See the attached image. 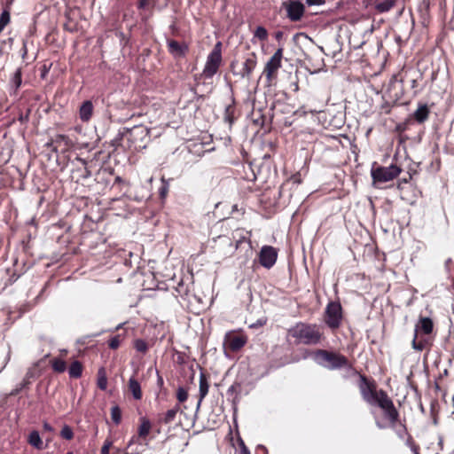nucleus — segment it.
<instances>
[{
    "instance_id": "31",
    "label": "nucleus",
    "mask_w": 454,
    "mask_h": 454,
    "mask_svg": "<svg viewBox=\"0 0 454 454\" xmlns=\"http://www.w3.org/2000/svg\"><path fill=\"white\" fill-rule=\"evenodd\" d=\"M268 30L262 26H258L253 32L252 43H255V39L262 43H265L266 41H268Z\"/></svg>"
},
{
    "instance_id": "28",
    "label": "nucleus",
    "mask_w": 454,
    "mask_h": 454,
    "mask_svg": "<svg viewBox=\"0 0 454 454\" xmlns=\"http://www.w3.org/2000/svg\"><path fill=\"white\" fill-rule=\"evenodd\" d=\"M41 361L42 360L35 363L33 367L27 370L22 382L20 383L21 388H27L31 385L32 380L40 375L39 373L36 372L35 368L39 366Z\"/></svg>"
},
{
    "instance_id": "64",
    "label": "nucleus",
    "mask_w": 454,
    "mask_h": 454,
    "mask_svg": "<svg viewBox=\"0 0 454 454\" xmlns=\"http://www.w3.org/2000/svg\"><path fill=\"white\" fill-rule=\"evenodd\" d=\"M67 454H74V452H72V451H68Z\"/></svg>"
},
{
    "instance_id": "63",
    "label": "nucleus",
    "mask_w": 454,
    "mask_h": 454,
    "mask_svg": "<svg viewBox=\"0 0 454 454\" xmlns=\"http://www.w3.org/2000/svg\"><path fill=\"white\" fill-rule=\"evenodd\" d=\"M50 356H51V355H50V354H47V355H45L44 358H48V357H50Z\"/></svg>"
},
{
    "instance_id": "46",
    "label": "nucleus",
    "mask_w": 454,
    "mask_h": 454,
    "mask_svg": "<svg viewBox=\"0 0 454 454\" xmlns=\"http://www.w3.org/2000/svg\"><path fill=\"white\" fill-rule=\"evenodd\" d=\"M113 445V442L110 439H106L104 444L100 450V454H109L110 449Z\"/></svg>"
},
{
    "instance_id": "3",
    "label": "nucleus",
    "mask_w": 454,
    "mask_h": 454,
    "mask_svg": "<svg viewBox=\"0 0 454 454\" xmlns=\"http://www.w3.org/2000/svg\"><path fill=\"white\" fill-rule=\"evenodd\" d=\"M434 330V324L432 318L419 316L414 328L412 348L416 351L429 350L434 345V336L432 335Z\"/></svg>"
},
{
    "instance_id": "24",
    "label": "nucleus",
    "mask_w": 454,
    "mask_h": 454,
    "mask_svg": "<svg viewBox=\"0 0 454 454\" xmlns=\"http://www.w3.org/2000/svg\"><path fill=\"white\" fill-rule=\"evenodd\" d=\"M94 112V106L90 100H85L79 108V118L83 122H88Z\"/></svg>"
},
{
    "instance_id": "25",
    "label": "nucleus",
    "mask_w": 454,
    "mask_h": 454,
    "mask_svg": "<svg viewBox=\"0 0 454 454\" xmlns=\"http://www.w3.org/2000/svg\"><path fill=\"white\" fill-rule=\"evenodd\" d=\"M209 383L208 377L205 372H200V389H199V401L197 407L199 408L203 401V399L208 394Z\"/></svg>"
},
{
    "instance_id": "23",
    "label": "nucleus",
    "mask_w": 454,
    "mask_h": 454,
    "mask_svg": "<svg viewBox=\"0 0 454 454\" xmlns=\"http://www.w3.org/2000/svg\"><path fill=\"white\" fill-rule=\"evenodd\" d=\"M430 112L427 104L419 103L418 108L412 114V118L416 122L422 124L428 120Z\"/></svg>"
},
{
    "instance_id": "10",
    "label": "nucleus",
    "mask_w": 454,
    "mask_h": 454,
    "mask_svg": "<svg viewBox=\"0 0 454 454\" xmlns=\"http://www.w3.org/2000/svg\"><path fill=\"white\" fill-rule=\"evenodd\" d=\"M248 338L242 330H232L225 333L223 348L226 352L237 353L247 343Z\"/></svg>"
},
{
    "instance_id": "20",
    "label": "nucleus",
    "mask_w": 454,
    "mask_h": 454,
    "mask_svg": "<svg viewBox=\"0 0 454 454\" xmlns=\"http://www.w3.org/2000/svg\"><path fill=\"white\" fill-rule=\"evenodd\" d=\"M167 47L168 52L174 58H184L189 51V46L186 43H179L174 39L167 40Z\"/></svg>"
},
{
    "instance_id": "2",
    "label": "nucleus",
    "mask_w": 454,
    "mask_h": 454,
    "mask_svg": "<svg viewBox=\"0 0 454 454\" xmlns=\"http://www.w3.org/2000/svg\"><path fill=\"white\" fill-rule=\"evenodd\" d=\"M325 339L322 326L315 323L297 322L286 333V340L298 345H317Z\"/></svg>"
},
{
    "instance_id": "55",
    "label": "nucleus",
    "mask_w": 454,
    "mask_h": 454,
    "mask_svg": "<svg viewBox=\"0 0 454 454\" xmlns=\"http://www.w3.org/2000/svg\"><path fill=\"white\" fill-rule=\"evenodd\" d=\"M47 73H48V68H46V67H45V66H43V70H42V73H41V76H42V78H44V77H45V75L47 74Z\"/></svg>"
},
{
    "instance_id": "5",
    "label": "nucleus",
    "mask_w": 454,
    "mask_h": 454,
    "mask_svg": "<svg viewBox=\"0 0 454 454\" xmlns=\"http://www.w3.org/2000/svg\"><path fill=\"white\" fill-rule=\"evenodd\" d=\"M359 390L363 400L370 405H377L379 400L383 396H387V393L383 389H378L376 381L368 378L364 374L359 375Z\"/></svg>"
},
{
    "instance_id": "49",
    "label": "nucleus",
    "mask_w": 454,
    "mask_h": 454,
    "mask_svg": "<svg viewBox=\"0 0 454 454\" xmlns=\"http://www.w3.org/2000/svg\"><path fill=\"white\" fill-rule=\"evenodd\" d=\"M308 5H321L325 4L324 0H305Z\"/></svg>"
},
{
    "instance_id": "36",
    "label": "nucleus",
    "mask_w": 454,
    "mask_h": 454,
    "mask_svg": "<svg viewBox=\"0 0 454 454\" xmlns=\"http://www.w3.org/2000/svg\"><path fill=\"white\" fill-rule=\"evenodd\" d=\"M121 410L118 405H114L111 408V419L115 426L121 424Z\"/></svg>"
},
{
    "instance_id": "29",
    "label": "nucleus",
    "mask_w": 454,
    "mask_h": 454,
    "mask_svg": "<svg viewBox=\"0 0 454 454\" xmlns=\"http://www.w3.org/2000/svg\"><path fill=\"white\" fill-rule=\"evenodd\" d=\"M27 442L36 450H41L44 449L43 442L40 437L38 431L36 430H33L32 432H30L27 437Z\"/></svg>"
},
{
    "instance_id": "33",
    "label": "nucleus",
    "mask_w": 454,
    "mask_h": 454,
    "mask_svg": "<svg viewBox=\"0 0 454 454\" xmlns=\"http://www.w3.org/2000/svg\"><path fill=\"white\" fill-rule=\"evenodd\" d=\"M11 8L12 6H8L7 3L4 4V9L0 14V34L4 29V27L11 22Z\"/></svg>"
},
{
    "instance_id": "45",
    "label": "nucleus",
    "mask_w": 454,
    "mask_h": 454,
    "mask_svg": "<svg viewBox=\"0 0 454 454\" xmlns=\"http://www.w3.org/2000/svg\"><path fill=\"white\" fill-rule=\"evenodd\" d=\"M292 183L293 184L299 185L301 183V175L299 173L293 175L290 179L284 183L283 184H286V187L289 185V184Z\"/></svg>"
},
{
    "instance_id": "47",
    "label": "nucleus",
    "mask_w": 454,
    "mask_h": 454,
    "mask_svg": "<svg viewBox=\"0 0 454 454\" xmlns=\"http://www.w3.org/2000/svg\"><path fill=\"white\" fill-rule=\"evenodd\" d=\"M79 161L82 162V164L83 165V173L82 174V178H88L91 176V173L90 171L89 170V168H87V163L84 160L82 159H80L78 158L77 159Z\"/></svg>"
},
{
    "instance_id": "1",
    "label": "nucleus",
    "mask_w": 454,
    "mask_h": 454,
    "mask_svg": "<svg viewBox=\"0 0 454 454\" xmlns=\"http://www.w3.org/2000/svg\"><path fill=\"white\" fill-rule=\"evenodd\" d=\"M378 407L381 410V415H374L376 427L384 430L390 428L395 432L400 439H404L407 434L406 419H401L400 413L394 404L393 400L387 395L379 400Z\"/></svg>"
},
{
    "instance_id": "21",
    "label": "nucleus",
    "mask_w": 454,
    "mask_h": 454,
    "mask_svg": "<svg viewBox=\"0 0 454 454\" xmlns=\"http://www.w3.org/2000/svg\"><path fill=\"white\" fill-rule=\"evenodd\" d=\"M398 0H369L370 5L376 13L381 14L390 12L395 7Z\"/></svg>"
},
{
    "instance_id": "22",
    "label": "nucleus",
    "mask_w": 454,
    "mask_h": 454,
    "mask_svg": "<svg viewBox=\"0 0 454 454\" xmlns=\"http://www.w3.org/2000/svg\"><path fill=\"white\" fill-rule=\"evenodd\" d=\"M85 367L82 362L74 357L70 358V364L67 365L68 376L71 380H78L82 378Z\"/></svg>"
},
{
    "instance_id": "48",
    "label": "nucleus",
    "mask_w": 454,
    "mask_h": 454,
    "mask_svg": "<svg viewBox=\"0 0 454 454\" xmlns=\"http://www.w3.org/2000/svg\"><path fill=\"white\" fill-rule=\"evenodd\" d=\"M239 454H250V450H248V448L246 446L245 442L242 440H240L239 442Z\"/></svg>"
},
{
    "instance_id": "58",
    "label": "nucleus",
    "mask_w": 454,
    "mask_h": 454,
    "mask_svg": "<svg viewBox=\"0 0 454 454\" xmlns=\"http://www.w3.org/2000/svg\"><path fill=\"white\" fill-rule=\"evenodd\" d=\"M283 33L281 31H278L276 33V38L278 40L282 37Z\"/></svg>"
},
{
    "instance_id": "56",
    "label": "nucleus",
    "mask_w": 454,
    "mask_h": 454,
    "mask_svg": "<svg viewBox=\"0 0 454 454\" xmlns=\"http://www.w3.org/2000/svg\"><path fill=\"white\" fill-rule=\"evenodd\" d=\"M422 4L428 9L430 5V0H423Z\"/></svg>"
},
{
    "instance_id": "16",
    "label": "nucleus",
    "mask_w": 454,
    "mask_h": 454,
    "mask_svg": "<svg viewBox=\"0 0 454 454\" xmlns=\"http://www.w3.org/2000/svg\"><path fill=\"white\" fill-rule=\"evenodd\" d=\"M282 8L286 12V18L292 22L300 21L304 13L305 6L299 0H288L282 3Z\"/></svg>"
},
{
    "instance_id": "39",
    "label": "nucleus",
    "mask_w": 454,
    "mask_h": 454,
    "mask_svg": "<svg viewBox=\"0 0 454 454\" xmlns=\"http://www.w3.org/2000/svg\"><path fill=\"white\" fill-rule=\"evenodd\" d=\"M241 392V384L240 383H238V382H234L227 390V395H234L233 396V401H235L237 398H238V395L240 394Z\"/></svg>"
},
{
    "instance_id": "13",
    "label": "nucleus",
    "mask_w": 454,
    "mask_h": 454,
    "mask_svg": "<svg viewBox=\"0 0 454 454\" xmlns=\"http://www.w3.org/2000/svg\"><path fill=\"white\" fill-rule=\"evenodd\" d=\"M286 190V184H282L278 190L268 189L261 195L260 201L267 209H275L281 204V200Z\"/></svg>"
},
{
    "instance_id": "40",
    "label": "nucleus",
    "mask_w": 454,
    "mask_h": 454,
    "mask_svg": "<svg viewBox=\"0 0 454 454\" xmlns=\"http://www.w3.org/2000/svg\"><path fill=\"white\" fill-rule=\"evenodd\" d=\"M60 436L65 440H72L74 438V432L70 426L65 425L61 431H60Z\"/></svg>"
},
{
    "instance_id": "32",
    "label": "nucleus",
    "mask_w": 454,
    "mask_h": 454,
    "mask_svg": "<svg viewBox=\"0 0 454 454\" xmlns=\"http://www.w3.org/2000/svg\"><path fill=\"white\" fill-rule=\"evenodd\" d=\"M235 113H236L235 100H234V98H232L231 104L228 105L225 107V111H224V120H225V121H227L229 123L230 126H231L236 120Z\"/></svg>"
},
{
    "instance_id": "15",
    "label": "nucleus",
    "mask_w": 454,
    "mask_h": 454,
    "mask_svg": "<svg viewBox=\"0 0 454 454\" xmlns=\"http://www.w3.org/2000/svg\"><path fill=\"white\" fill-rule=\"evenodd\" d=\"M45 146L51 148L54 153H65L74 147V142L68 136L58 134L47 142Z\"/></svg>"
},
{
    "instance_id": "11",
    "label": "nucleus",
    "mask_w": 454,
    "mask_h": 454,
    "mask_svg": "<svg viewBox=\"0 0 454 454\" xmlns=\"http://www.w3.org/2000/svg\"><path fill=\"white\" fill-rule=\"evenodd\" d=\"M401 173V168L392 164L389 167L372 166L371 170L373 184H382L394 180Z\"/></svg>"
},
{
    "instance_id": "8",
    "label": "nucleus",
    "mask_w": 454,
    "mask_h": 454,
    "mask_svg": "<svg viewBox=\"0 0 454 454\" xmlns=\"http://www.w3.org/2000/svg\"><path fill=\"white\" fill-rule=\"evenodd\" d=\"M257 54L254 51H251L244 56V61L240 68H238L239 62L237 60L231 62L230 68L233 75L249 80L257 67Z\"/></svg>"
},
{
    "instance_id": "19",
    "label": "nucleus",
    "mask_w": 454,
    "mask_h": 454,
    "mask_svg": "<svg viewBox=\"0 0 454 454\" xmlns=\"http://www.w3.org/2000/svg\"><path fill=\"white\" fill-rule=\"evenodd\" d=\"M152 429V423L146 417L139 419V426L137 427V434L133 435L129 442V447L133 443L141 444L142 441H146Z\"/></svg>"
},
{
    "instance_id": "42",
    "label": "nucleus",
    "mask_w": 454,
    "mask_h": 454,
    "mask_svg": "<svg viewBox=\"0 0 454 454\" xmlns=\"http://www.w3.org/2000/svg\"><path fill=\"white\" fill-rule=\"evenodd\" d=\"M176 399L179 403H184L188 399V392L184 387H178L176 390Z\"/></svg>"
},
{
    "instance_id": "62",
    "label": "nucleus",
    "mask_w": 454,
    "mask_h": 454,
    "mask_svg": "<svg viewBox=\"0 0 454 454\" xmlns=\"http://www.w3.org/2000/svg\"><path fill=\"white\" fill-rule=\"evenodd\" d=\"M259 448H261L262 450L266 451V448L263 447V446H259Z\"/></svg>"
},
{
    "instance_id": "57",
    "label": "nucleus",
    "mask_w": 454,
    "mask_h": 454,
    "mask_svg": "<svg viewBox=\"0 0 454 454\" xmlns=\"http://www.w3.org/2000/svg\"><path fill=\"white\" fill-rule=\"evenodd\" d=\"M21 389H22V388H21V386H20L19 388H16V389H14V390H12V394H11V395H18V394L20 393V391Z\"/></svg>"
},
{
    "instance_id": "35",
    "label": "nucleus",
    "mask_w": 454,
    "mask_h": 454,
    "mask_svg": "<svg viewBox=\"0 0 454 454\" xmlns=\"http://www.w3.org/2000/svg\"><path fill=\"white\" fill-rule=\"evenodd\" d=\"M190 283H184L181 280L176 287V291L181 297H187L192 291Z\"/></svg>"
},
{
    "instance_id": "41",
    "label": "nucleus",
    "mask_w": 454,
    "mask_h": 454,
    "mask_svg": "<svg viewBox=\"0 0 454 454\" xmlns=\"http://www.w3.org/2000/svg\"><path fill=\"white\" fill-rule=\"evenodd\" d=\"M169 192V185L164 178L161 179V185L159 188V195L161 200H164Z\"/></svg>"
},
{
    "instance_id": "50",
    "label": "nucleus",
    "mask_w": 454,
    "mask_h": 454,
    "mask_svg": "<svg viewBox=\"0 0 454 454\" xmlns=\"http://www.w3.org/2000/svg\"><path fill=\"white\" fill-rule=\"evenodd\" d=\"M150 0H139L137 3L138 9H145L148 6Z\"/></svg>"
},
{
    "instance_id": "7",
    "label": "nucleus",
    "mask_w": 454,
    "mask_h": 454,
    "mask_svg": "<svg viewBox=\"0 0 454 454\" xmlns=\"http://www.w3.org/2000/svg\"><path fill=\"white\" fill-rule=\"evenodd\" d=\"M343 320V309L340 301L328 302L323 314V321L326 326L334 332L341 326Z\"/></svg>"
},
{
    "instance_id": "12",
    "label": "nucleus",
    "mask_w": 454,
    "mask_h": 454,
    "mask_svg": "<svg viewBox=\"0 0 454 454\" xmlns=\"http://www.w3.org/2000/svg\"><path fill=\"white\" fill-rule=\"evenodd\" d=\"M393 79L402 83L408 82L412 90L413 97H416L420 91L419 89V81L422 80V74L412 68L403 67L397 74L393 76Z\"/></svg>"
},
{
    "instance_id": "44",
    "label": "nucleus",
    "mask_w": 454,
    "mask_h": 454,
    "mask_svg": "<svg viewBox=\"0 0 454 454\" xmlns=\"http://www.w3.org/2000/svg\"><path fill=\"white\" fill-rule=\"evenodd\" d=\"M267 321H268L267 317H261L258 320H256V322L249 325V328H251V329L261 328L267 324Z\"/></svg>"
},
{
    "instance_id": "26",
    "label": "nucleus",
    "mask_w": 454,
    "mask_h": 454,
    "mask_svg": "<svg viewBox=\"0 0 454 454\" xmlns=\"http://www.w3.org/2000/svg\"><path fill=\"white\" fill-rule=\"evenodd\" d=\"M180 411L179 403H176L172 409H169L165 413L159 415L158 422L160 424H170L176 419L177 412Z\"/></svg>"
},
{
    "instance_id": "4",
    "label": "nucleus",
    "mask_w": 454,
    "mask_h": 454,
    "mask_svg": "<svg viewBox=\"0 0 454 454\" xmlns=\"http://www.w3.org/2000/svg\"><path fill=\"white\" fill-rule=\"evenodd\" d=\"M313 359L317 364L330 371L352 368L348 358L336 351L317 348L313 352Z\"/></svg>"
},
{
    "instance_id": "53",
    "label": "nucleus",
    "mask_w": 454,
    "mask_h": 454,
    "mask_svg": "<svg viewBox=\"0 0 454 454\" xmlns=\"http://www.w3.org/2000/svg\"><path fill=\"white\" fill-rule=\"evenodd\" d=\"M411 450L414 452V454H419V446L416 442L411 446Z\"/></svg>"
},
{
    "instance_id": "6",
    "label": "nucleus",
    "mask_w": 454,
    "mask_h": 454,
    "mask_svg": "<svg viewBox=\"0 0 454 454\" xmlns=\"http://www.w3.org/2000/svg\"><path fill=\"white\" fill-rule=\"evenodd\" d=\"M284 59V49L279 47L274 54L265 63L262 75L265 77L269 86L277 82L278 71L282 67V60Z\"/></svg>"
},
{
    "instance_id": "37",
    "label": "nucleus",
    "mask_w": 454,
    "mask_h": 454,
    "mask_svg": "<svg viewBox=\"0 0 454 454\" xmlns=\"http://www.w3.org/2000/svg\"><path fill=\"white\" fill-rule=\"evenodd\" d=\"M12 83L14 86V92H17L22 83V70L18 68L12 78Z\"/></svg>"
},
{
    "instance_id": "51",
    "label": "nucleus",
    "mask_w": 454,
    "mask_h": 454,
    "mask_svg": "<svg viewBox=\"0 0 454 454\" xmlns=\"http://www.w3.org/2000/svg\"><path fill=\"white\" fill-rule=\"evenodd\" d=\"M43 430H44V431H46V432H51H51H53V431H54V429H53L52 426H51V424H49L48 422H44V423L43 424Z\"/></svg>"
},
{
    "instance_id": "27",
    "label": "nucleus",
    "mask_w": 454,
    "mask_h": 454,
    "mask_svg": "<svg viewBox=\"0 0 454 454\" xmlns=\"http://www.w3.org/2000/svg\"><path fill=\"white\" fill-rule=\"evenodd\" d=\"M129 392L132 395L135 400H141L143 397V392L141 389L140 383L137 379L131 377L128 382Z\"/></svg>"
},
{
    "instance_id": "38",
    "label": "nucleus",
    "mask_w": 454,
    "mask_h": 454,
    "mask_svg": "<svg viewBox=\"0 0 454 454\" xmlns=\"http://www.w3.org/2000/svg\"><path fill=\"white\" fill-rule=\"evenodd\" d=\"M123 340H124L123 335L116 334V335L111 337L110 340H108V347L111 349H117L121 346Z\"/></svg>"
},
{
    "instance_id": "18",
    "label": "nucleus",
    "mask_w": 454,
    "mask_h": 454,
    "mask_svg": "<svg viewBox=\"0 0 454 454\" xmlns=\"http://www.w3.org/2000/svg\"><path fill=\"white\" fill-rule=\"evenodd\" d=\"M68 349L60 348L59 354L50 359L49 364L54 373L61 374L64 373L67 369V356Z\"/></svg>"
},
{
    "instance_id": "54",
    "label": "nucleus",
    "mask_w": 454,
    "mask_h": 454,
    "mask_svg": "<svg viewBox=\"0 0 454 454\" xmlns=\"http://www.w3.org/2000/svg\"><path fill=\"white\" fill-rule=\"evenodd\" d=\"M28 119V114H26V115H23V114H20V116H19V121L23 123L25 121H27Z\"/></svg>"
},
{
    "instance_id": "60",
    "label": "nucleus",
    "mask_w": 454,
    "mask_h": 454,
    "mask_svg": "<svg viewBox=\"0 0 454 454\" xmlns=\"http://www.w3.org/2000/svg\"><path fill=\"white\" fill-rule=\"evenodd\" d=\"M396 129H397V130H399V131H403V130H404V128H403L401 125H398V126L396 127Z\"/></svg>"
},
{
    "instance_id": "14",
    "label": "nucleus",
    "mask_w": 454,
    "mask_h": 454,
    "mask_svg": "<svg viewBox=\"0 0 454 454\" xmlns=\"http://www.w3.org/2000/svg\"><path fill=\"white\" fill-rule=\"evenodd\" d=\"M149 133L150 131L145 126L137 125L127 130L126 137L130 142V145L134 146L135 149H138L145 146Z\"/></svg>"
},
{
    "instance_id": "59",
    "label": "nucleus",
    "mask_w": 454,
    "mask_h": 454,
    "mask_svg": "<svg viewBox=\"0 0 454 454\" xmlns=\"http://www.w3.org/2000/svg\"><path fill=\"white\" fill-rule=\"evenodd\" d=\"M15 0H5V3H7L8 6H12Z\"/></svg>"
},
{
    "instance_id": "9",
    "label": "nucleus",
    "mask_w": 454,
    "mask_h": 454,
    "mask_svg": "<svg viewBox=\"0 0 454 454\" xmlns=\"http://www.w3.org/2000/svg\"><path fill=\"white\" fill-rule=\"evenodd\" d=\"M222 47L221 42H217L211 52L208 54L204 69L203 76L206 79L212 78L219 70L221 67L223 57H222Z\"/></svg>"
},
{
    "instance_id": "52",
    "label": "nucleus",
    "mask_w": 454,
    "mask_h": 454,
    "mask_svg": "<svg viewBox=\"0 0 454 454\" xmlns=\"http://www.w3.org/2000/svg\"><path fill=\"white\" fill-rule=\"evenodd\" d=\"M407 435V439H406V444L411 448V446L415 442L412 436L409 434V432L407 431V434H405Z\"/></svg>"
},
{
    "instance_id": "17",
    "label": "nucleus",
    "mask_w": 454,
    "mask_h": 454,
    "mask_svg": "<svg viewBox=\"0 0 454 454\" xmlns=\"http://www.w3.org/2000/svg\"><path fill=\"white\" fill-rule=\"evenodd\" d=\"M278 254V249L274 247L263 246L258 254L259 263L266 269H270L276 263Z\"/></svg>"
},
{
    "instance_id": "43",
    "label": "nucleus",
    "mask_w": 454,
    "mask_h": 454,
    "mask_svg": "<svg viewBox=\"0 0 454 454\" xmlns=\"http://www.w3.org/2000/svg\"><path fill=\"white\" fill-rule=\"evenodd\" d=\"M238 237V239H237V245H236V247L238 248L239 247V245L247 240L248 238L246 237L244 234H243V230L242 229H237L235 230L234 231V234H233V239H236Z\"/></svg>"
},
{
    "instance_id": "61",
    "label": "nucleus",
    "mask_w": 454,
    "mask_h": 454,
    "mask_svg": "<svg viewBox=\"0 0 454 454\" xmlns=\"http://www.w3.org/2000/svg\"><path fill=\"white\" fill-rule=\"evenodd\" d=\"M120 182H121V178L120 176H116L115 183H120Z\"/></svg>"
},
{
    "instance_id": "30",
    "label": "nucleus",
    "mask_w": 454,
    "mask_h": 454,
    "mask_svg": "<svg viewBox=\"0 0 454 454\" xmlns=\"http://www.w3.org/2000/svg\"><path fill=\"white\" fill-rule=\"evenodd\" d=\"M153 346V343L144 340V339H135L133 340V348L137 352L145 355L149 348Z\"/></svg>"
},
{
    "instance_id": "34",
    "label": "nucleus",
    "mask_w": 454,
    "mask_h": 454,
    "mask_svg": "<svg viewBox=\"0 0 454 454\" xmlns=\"http://www.w3.org/2000/svg\"><path fill=\"white\" fill-rule=\"evenodd\" d=\"M97 386L101 390L107 388L106 371L104 367H100L97 372Z\"/></svg>"
}]
</instances>
